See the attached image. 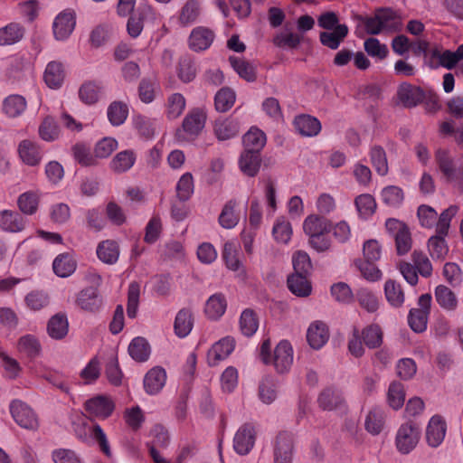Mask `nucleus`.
I'll list each match as a JSON object with an SVG mask.
<instances>
[{
  "label": "nucleus",
  "mask_w": 463,
  "mask_h": 463,
  "mask_svg": "<svg viewBox=\"0 0 463 463\" xmlns=\"http://www.w3.org/2000/svg\"><path fill=\"white\" fill-rule=\"evenodd\" d=\"M405 401V392L401 383L393 382L390 384L387 392V402L393 410L401 409Z\"/></svg>",
  "instance_id": "052dcab7"
},
{
  "label": "nucleus",
  "mask_w": 463,
  "mask_h": 463,
  "mask_svg": "<svg viewBox=\"0 0 463 463\" xmlns=\"http://www.w3.org/2000/svg\"><path fill=\"white\" fill-rule=\"evenodd\" d=\"M166 382V372L160 366L150 369L144 378V388L147 394H157L165 386Z\"/></svg>",
  "instance_id": "a211bd4d"
},
{
  "label": "nucleus",
  "mask_w": 463,
  "mask_h": 463,
  "mask_svg": "<svg viewBox=\"0 0 463 463\" xmlns=\"http://www.w3.org/2000/svg\"><path fill=\"white\" fill-rule=\"evenodd\" d=\"M207 110L203 107L192 109L183 120V129L190 136H198L205 126Z\"/></svg>",
  "instance_id": "2eb2a0df"
},
{
  "label": "nucleus",
  "mask_w": 463,
  "mask_h": 463,
  "mask_svg": "<svg viewBox=\"0 0 463 463\" xmlns=\"http://www.w3.org/2000/svg\"><path fill=\"white\" fill-rule=\"evenodd\" d=\"M214 38L213 33L203 26L194 28L189 37V46L195 52L203 51L210 47Z\"/></svg>",
  "instance_id": "5701e85b"
},
{
  "label": "nucleus",
  "mask_w": 463,
  "mask_h": 463,
  "mask_svg": "<svg viewBox=\"0 0 463 463\" xmlns=\"http://www.w3.org/2000/svg\"><path fill=\"white\" fill-rule=\"evenodd\" d=\"M356 299L359 305L369 313H374L379 308V298L367 288H360L356 292Z\"/></svg>",
  "instance_id": "bf43d9fd"
},
{
  "label": "nucleus",
  "mask_w": 463,
  "mask_h": 463,
  "mask_svg": "<svg viewBox=\"0 0 463 463\" xmlns=\"http://www.w3.org/2000/svg\"><path fill=\"white\" fill-rule=\"evenodd\" d=\"M132 125L139 135L146 138H152L156 132V120L141 114H137L132 117Z\"/></svg>",
  "instance_id": "a18cd8bd"
},
{
  "label": "nucleus",
  "mask_w": 463,
  "mask_h": 463,
  "mask_svg": "<svg viewBox=\"0 0 463 463\" xmlns=\"http://www.w3.org/2000/svg\"><path fill=\"white\" fill-rule=\"evenodd\" d=\"M128 354L137 362H146L150 355L149 344L144 337H135L128 345Z\"/></svg>",
  "instance_id": "c03bdc74"
},
{
  "label": "nucleus",
  "mask_w": 463,
  "mask_h": 463,
  "mask_svg": "<svg viewBox=\"0 0 463 463\" xmlns=\"http://www.w3.org/2000/svg\"><path fill=\"white\" fill-rule=\"evenodd\" d=\"M194 326L192 311L188 308L180 309L174 321V331L179 338L186 337Z\"/></svg>",
  "instance_id": "c756f323"
},
{
  "label": "nucleus",
  "mask_w": 463,
  "mask_h": 463,
  "mask_svg": "<svg viewBox=\"0 0 463 463\" xmlns=\"http://www.w3.org/2000/svg\"><path fill=\"white\" fill-rule=\"evenodd\" d=\"M330 230V222L325 217L310 214L303 222V231L309 238L315 235L327 233Z\"/></svg>",
  "instance_id": "a878e982"
},
{
  "label": "nucleus",
  "mask_w": 463,
  "mask_h": 463,
  "mask_svg": "<svg viewBox=\"0 0 463 463\" xmlns=\"http://www.w3.org/2000/svg\"><path fill=\"white\" fill-rule=\"evenodd\" d=\"M293 452L292 434L287 431L279 432L273 442V462L292 463Z\"/></svg>",
  "instance_id": "0eeeda50"
},
{
  "label": "nucleus",
  "mask_w": 463,
  "mask_h": 463,
  "mask_svg": "<svg viewBox=\"0 0 463 463\" xmlns=\"http://www.w3.org/2000/svg\"><path fill=\"white\" fill-rule=\"evenodd\" d=\"M364 26L370 34L396 32L402 28V20L392 10L383 9L377 11L373 16L366 18Z\"/></svg>",
  "instance_id": "20e7f679"
},
{
  "label": "nucleus",
  "mask_w": 463,
  "mask_h": 463,
  "mask_svg": "<svg viewBox=\"0 0 463 463\" xmlns=\"http://www.w3.org/2000/svg\"><path fill=\"white\" fill-rule=\"evenodd\" d=\"M435 164L439 179L463 193V161L439 148L435 153Z\"/></svg>",
  "instance_id": "f257e3e1"
},
{
  "label": "nucleus",
  "mask_w": 463,
  "mask_h": 463,
  "mask_svg": "<svg viewBox=\"0 0 463 463\" xmlns=\"http://www.w3.org/2000/svg\"><path fill=\"white\" fill-rule=\"evenodd\" d=\"M222 258L229 269L237 271L241 269V262L238 258V250L235 242L227 241L224 243Z\"/></svg>",
  "instance_id": "338daca9"
},
{
  "label": "nucleus",
  "mask_w": 463,
  "mask_h": 463,
  "mask_svg": "<svg viewBox=\"0 0 463 463\" xmlns=\"http://www.w3.org/2000/svg\"><path fill=\"white\" fill-rule=\"evenodd\" d=\"M293 347L287 340H281L271 354L269 339L262 341L260 347V358L265 364H273L279 373H288L293 364Z\"/></svg>",
  "instance_id": "f03ea898"
},
{
  "label": "nucleus",
  "mask_w": 463,
  "mask_h": 463,
  "mask_svg": "<svg viewBox=\"0 0 463 463\" xmlns=\"http://www.w3.org/2000/svg\"><path fill=\"white\" fill-rule=\"evenodd\" d=\"M235 339L225 336L213 345L207 353V363L210 366H215L225 360L234 351Z\"/></svg>",
  "instance_id": "f8f14e48"
},
{
  "label": "nucleus",
  "mask_w": 463,
  "mask_h": 463,
  "mask_svg": "<svg viewBox=\"0 0 463 463\" xmlns=\"http://www.w3.org/2000/svg\"><path fill=\"white\" fill-rule=\"evenodd\" d=\"M421 429L414 421L408 420L402 423L396 431L395 446L402 454H409L412 451L420 438Z\"/></svg>",
  "instance_id": "39448f33"
},
{
  "label": "nucleus",
  "mask_w": 463,
  "mask_h": 463,
  "mask_svg": "<svg viewBox=\"0 0 463 463\" xmlns=\"http://www.w3.org/2000/svg\"><path fill=\"white\" fill-rule=\"evenodd\" d=\"M76 24L75 14L72 11L61 12L52 24L53 34L56 40L64 41L73 32Z\"/></svg>",
  "instance_id": "4468645a"
},
{
  "label": "nucleus",
  "mask_w": 463,
  "mask_h": 463,
  "mask_svg": "<svg viewBox=\"0 0 463 463\" xmlns=\"http://www.w3.org/2000/svg\"><path fill=\"white\" fill-rule=\"evenodd\" d=\"M118 146V140L114 137H106L99 140L94 146L96 159L108 158Z\"/></svg>",
  "instance_id": "0e129e2a"
},
{
  "label": "nucleus",
  "mask_w": 463,
  "mask_h": 463,
  "mask_svg": "<svg viewBox=\"0 0 463 463\" xmlns=\"http://www.w3.org/2000/svg\"><path fill=\"white\" fill-rule=\"evenodd\" d=\"M216 137L224 141L236 137L240 131V124L234 118H220L217 119L213 126Z\"/></svg>",
  "instance_id": "393cba45"
},
{
  "label": "nucleus",
  "mask_w": 463,
  "mask_h": 463,
  "mask_svg": "<svg viewBox=\"0 0 463 463\" xmlns=\"http://www.w3.org/2000/svg\"><path fill=\"white\" fill-rule=\"evenodd\" d=\"M236 99L235 92L230 88H222L214 98L215 109L220 112L229 110Z\"/></svg>",
  "instance_id": "680f3d73"
},
{
  "label": "nucleus",
  "mask_w": 463,
  "mask_h": 463,
  "mask_svg": "<svg viewBox=\"0 0 463 463\" xmlns=\"http://www.w3.org/2000/svg\"><path fill=\"white\" fill-rule=\"evenodd\" d=\"M9 408L13 419L20 427L27 430H35L38 427L35 413L25 402L14 400Z\"/></svg>",
  "instance_id": "6e6552de"
},
{
  "label": "nucleus",
  "mask_w": 463,
  "mask_h": 463,
  "mask_svg": "<svg viewBox=\"0 0 463 463\" xmlns=\"http://www.w3.org/2000/svg\"><path fill=\"white\" fill-rule=\"evenodd\" d=\"M240 329L245 336H252L259 328L256 314L251 309H245L240 317Z\"/></svg>",
  "instance_id": "5fc2aeb1"
},
{
  "label": "nucleus",
  "mask_w": 463,
  "mask_h": 463,
  "mask_svg": "<svg viewBox=\"0 0 463 463\" xmlns=\"http://www.w3.org/2000/svg\"><path fill=\"white\" fill-rule=\"evenodd\" d=\"M438 58L444 68L448 70L453 69L463 60V43L460 44L455 52L446 50L442 52H438Z\"/></svg>",
  "instance_id": "774afa93"
},
{
  "label": "nucleus",
  "mask_w": 463,
  "mask_h": 463,
  "mask_svg": "<svg viewBox=\"0 0 463 463\" xmlns=\"http://www.w3.org/2000/svg\"><path fill=\"white\" fill-rule=\"evenodd\" d=\"M43 79L49 88L60 89L65 79L63 64L57 61H50L45 68Z\"/></svg>",
  "instance_id": "4be33fe9"
},
{
  "label": "nucleus",
  "mask_w": 463,
  "mask_h": 463,
  "mask_svg": "<svg viewBox=\"0 0 463 463\" xmlns=\"http://www.w3.org/2000/svg\"><path fill=\"white\" fill-rule=\"evenodd\" d=\"M385 412L380 407H374L369 411L365 417L364 428L372 435H378L383 429Z\"/></svg>",
  "instance_id": "e433bc0d"
},
{
  "label": "nucleus",
  "mask_w": 463,
  "mask_h": 463,
  "mask_svg": "<svg viewBox=\"0 0 463 463\" xmlns=\"http://www.w3.org/2000/svg\"><path fill=\"white\" fill-rule=\"evenodd\" d=\"M306 336L308 345L314 350H319L329 340V328L325 322L315 320L308 326Z\"/></svg>",
  "instance_id": "ddd939ff"
},
{
  "label": "nucleus",
  "mask_w": 463,
  "mask_h": 463,
  "mask_svg": "<svg viewBox=\"0 0 463 463\" xmlns=\"http://www.w3.org/2000/svg\"><path fill=\"white\" fill-rule=\"evenodd\" d=\"M0 227L7 232H19L24 229L25 220L16 212L5 210L0 213Z\"/></svg>",
  "instance_id": "2f4dec72"
},
{
  "label": "nucleus",
  "mask_w": 463,
  "mask_h": 463,
  "mask_svg": "<svg viewBox=\"0 0 463 463\" xmlns=\"http://www.w3.org/2000/svg\"><path fill=\"white\" fill-rule=\"evenodd\" d=\"M318 404L323 410L332 411L344 405L342 396L332 389L323 391L318 397Z\"/></svg>",
  "instance_id": "4d7b16f0"
},
{
  "label": "nucleus",
  "mask_w": 463,
  "mask_h": 463,
  "mask_svg": "<svg viewBox=\"0 0 463 463\" xmlns=\"http://www.w3.org/2000/svg\"><path fill=\"white\" fill-rule=\"evenodd\" d=\"M52 463H85L81 455L69 448H57L52 450Z\"/></svg>",
  "instance_id": "3c124183"
},
{
  "label": "nucleus",
  "mask_w": 463,
  "mask_h": 463,
  "mask_svg": "<svg viewBox=\"0 0 463 463\" xmlns=\"http://www.w3.org/2000/svg\"><path fill=\"white\" fill-rule=\"evenodd\" d=\"M77 269V260L72 252H64L56 256L52 262V269L60 278L71 276Z\"/></svg>",
  "instance_id": "412c9836"
},
{
  "label": "nucleus",
  "mask_w": 463,
  "mask_h": 463,
  "mask_svg": "<svg viewBox=\"0 0 463 463\" xmlns=\"http://www.w3.org/2000/svg\"><path fill=\"white\" fill-rule=\"evenodd\" d=\"M288 287L294 295L302 298L309 296L312 290L306 275L298 273H294L288 277Z\"/></svg>",
  "instance_id": "8fccbe9b"
},
{
  "label": "nucleus",
  "mask_w": 463,
  "mask_h": 463,
  "mask_svg": "<svg viewBox=\"0 0 463 463\" xmlns=\"http://www.w3.org/2000/svg\"><path fill=\"white\" fill-rule=\"evenodd\" d=\"M23 26L11 23L0 28V46L12 45L18 43L24 36Z\"/></svg>",
  "instance_id": "37998d69"
},
{
  "label": "nucleus",
  "mask_w": 463,
  "mask_h": 463,
  "mask_svg": "<svg viewBox=\"0 0 463 463\" xmlns=\"http://www.w3.org/2000/svg\"><path fill=\"white\" fill-rule=\"evenodd\" d=\"M244 150H251L260 153L266 144V136L257 128H251L242 138Z\"/></svg>",
  "instance_id": "09e8293b"
},
{
  "label": "nucleus",
  "mask_w": 463,
  "mask_h": 463,
  "mask_svg": "<svg viewBox=\"0 0 463 463\" xmlns=\"http://www.w3.org/2000/svg\"><path fill=\"white\" fill-rule=\"evenodd\" d=\"M71 425L78 439L86 444L98 443L102 452L108 458H111L112 452L107 436L99 424H88L84 415L76 412L71 416Z\"/></svg>",
  "instance_id": "7ed1b4c3"
},
{
  "label": "nucleus",
  "mask_w": 463,
  "mask_h": 463,
  "mask_svg": "<svg viewBox=\"0 0 463 463\" xmlns=\"http://www.w3.org/2000/svg\"><path fill=\"white\" fill-rule=\"evenodd\" d=\"M364 345L370 349H375L382 345L383 333L378 324H371L360 331Z\"/></svg>",
  "instance_id": "de8ad7c7"
},
{
  "label": "nucleus",
  "mask_w": 463,
  "mask_h": 463,
  "mask_svg": "<svg viewBox=\"0 0 463 463\" xmlns=\"http://www.w3.org/2000/svg\"><path fill=\"white\" fill-rule=\"evenodd\" d=\"M447 235L438 234L429 239L428 249L433 260H442L449 252V247L445 241Z\"/></svg>",
  "instance_id": "864d4df0"
},
{
  "label": "nucleus",
  "mask_w": 463,
  "mask_h": 463,
  "mask_svg": "<svg viewBox=\"0 0 463 463\" xmlns=\"http://www.w3.org/2000/svg\"><path fill=\"white\" fill-rule=\"evenodd\" d=\"M84 408L90 417L106 419L114 410V404L110 399L103 395H98L85 402Z\"/></svg>",
  "instance_id": "dca6fc26"
},
{
  "label": "nucleus",
  "mask_w": 463,
  "mask_h": 463,
  "mask_svg": "<svg viewBox=\"0 0 463 463\" xmlns=\"http://www.w3.org/2000/svg\"><path fill=\"white\" fill-rule=\"evenodd\" d=\"M73 158L77 163L82 166H92L97 165V159L94 153L90 152V149L82 143H78L72 147Z\"/></svg>",
  "instance_id": "13d9d810"
},
{
  "label": "nucleus",
  "mask_w": 463,
  "mask_h": 463,
  "mask_svg": "<svg viewBox=\"0 0 463 463\" xmlns=\"http://www.w3.org/2000/svg\"><path fill=\"white\" fill-rule=\"evenodd\" d=\"M429 314L423 310L411 308L408 315L410 327L415 333H422L427 329Z\"/></svg>",
  "instance_id": "69168bd1"
},
{
  "label": "nucleus",
  "mask_w": 463,
  "mask_h": 463,
  "mask_svg": "<svg viewBox=\"0 0 463 463\" xmlns=\"http://www.w3.org/2000/svg\"><path fill=\"white\" fill-rule=\"evenodd\" d=\"M26 107V99L18 94L9 95L3 101V111L9 118H16L22 115Z\"/></svg>",
  "instance_id": "a19ab883"
},
{
  "label": "nucleus",
  "mask_w": 463,
  "mask_h": 463,
  "mask_svg": "<svg viewBox=\"0 0 463 463\" xmlns=\"http://www.w3.org/2000/svg\"><path fill=\"white\" fill-rule=\"evenodd\" d=\"M194 191L193 175L190 173H184L176 184V196L181 202H185L190 199Z\"/></svg>",
  "instance_id": "e2e57ef3"
},
{
  "label": "nucleus",
  "mask_w": 463,
  "mask_h": 463,
  "mask_svg": "<svg viewBox=\"0 0 463 463\" xmlns=\"http://www.w3.org/2000/svg\"><path fill=\"white\" fill-rule=\"evenodd\" d=\"M40 194L36 191H27L18 197L19 209L25 214H33L38 208Z\"/></svg>",
  "instance_id": "6e6d98bb"
},
{
  "label": "nucleus",
  "mask_w": 463,
  "mask_h": 463,
  "mask_svg": "<svg viewBox=\"0 0 463 463\" xmlns=\"http://www.w3.org/2000/svg\"><path fill=\"white\" fill-rule=\"evenodd\" d=\"M186 107V99L181 93L175 92L167 96L165 104V115L170 119L178 118Z\"/></svg>",
  "instance_id": "c85d7f7f"
},
{
  "label": "nucleus",
  "mask_w": 463,
  "mask_h": 463,
  "mask_svg": "<svg viewBox=\"0 0 463 463\" xmlns=\"http://www.w3.org/2000/svg\"><path fill=\"white\" fill-rule=\"evenodd\" d=\"M17 152L23 164L28 166H37L43 158V150L40 145L33 140L24 139L17 146Z\"/></svg>",
  "instance_id": "9b49d317"
},
{
  "label": "nucleus",
  "mask_w": 463,
  "mask_h": 463,
  "mask_svg": "<svg viewBox=\"0 0 463 463\" xmlns=\"http://www.w3.org/2000/svg\"><path fill=\"white\" fill-rule=\"evenodd\" d=\"M434 296L439 306L446 311H455L458 307V298L455 293L444 285L435 288Z\"/></svg>",
  "instance_id": "473e14b6"
},
{
  "label": "nucleus",
  "mask_w": 463,
  "mask_h": 463,
  "mask_svg": "<svg viewBox=\"0 0 463 463\" xmlns=\"http://www.w3.org/2000/svg\"><path fill=\"white\" fill-rule=\"evenodd\" d=\"M96 252L99 260L110 265L116 263L119 257L118 245L111 240L103 241L99 243Z\"/></svg>",
  "instance_id": "f704fd0d"
},
{
  "label": "nucleus",
  "mask_w": 463,
  "mask_h": 463,
  "mask_svg": "<svg viewBox=\"0 0 463 463\" xmlns=\"http://www.w3.org/2000/svg\"><path fill=\"white\" fill-rule=\"evenodd\" d=\"M137 160L136 153L131 149L118 152L109 163V167L116 173H125L132 168Z\"/></svg>",
  "instance_id": "7c9ffc66"
},
{
  "label": "nucleus",
  "mask_w": 463,
  "mask_h": 463,
  "mask_svg": "<svg viewBox=\"0 0 463 463\" xmlns=\"http://www.w3.org/2000/svg\"><path fill=\"white\" fill-rule=\"evenodd\" d=\"M75 304L80 310L94 314L101 309L103 300L97 288L87 287L77 293Z\"/></svg>",
  "instance_id": "1a4fd4ad"
},
{
  "label": "nucleus",
  "mask_w": 463,
  "mask_h": 463,
  "mask_svg": "<svg viewBox=\"0 0 463 463\" xmlns=\"http://www.w3.org/2000/svg\"><path fill=\"white\" fill-rule=\"evenodd\" d=\"M446 422L439 415L430 418L426 429V439L429 446L439 447L446 435Z\"/></svg>",
  "instance_id": "f3484780"
},
{
  "label": "nucleus",
  "mask_w": 463,
  "mask_h": 463,
  "mask_svg": "<svg viewBox=\"0 0 463 463\" xmlns=\"http://www.w3.org/2000/svg\"><path fill=\"white\" fill-rule=\"evenodd\" d=\"M128 116V106L123 101L115 100L111 102L107 109L108 119L114 127H118L124 124Z\"/></svg>",
  "instance_id": "58836bf2"
},
{
  "label": "nucleus",
  "mask_w": 463,
  "mask_h": 463,
  "mask_svg": "<svg viewBox=\"0 0 463 463\" xmlns=\"http://www.w3.org/2000/svg\"><path fill=\"white\" fill-rule=\"evenodd\" d=\"M292 234L293 230L290 222L284 216L278 217L272 227V236L276 242L288 244Z\"/></svg>",
  "instance_id": "c9c22d12"
},
{
  "label": "nucleus",
  "mask_w": 463,
  "mask_h": 463,
  "mask_svg": "<svg viewBox=\"0 0 463 463\" xmlns=\"http://www.w3.org/2000/svg\"><path fill=\"white\" fill-rule=\"evenodd\" d=\"M69 332V322L66 315L58 313L52 316L47 324L48 335L55 340L63 339Z\"/></svg>",
  "instance_id": "cd10ccee"
},
{
  "label": "nucleus",
  "mask_w": 463,
  "mask_h": 463,
  "mask_svg": "<svg viewBox=\"0 0 463 463\" xmlns=\"http://www.w3.org/2000/svg\"><path fill=\"white\" fill-rule=\"evenodd\" d=\"M227 308V301L222 294L211 296L205 304V314L212 320H217L223 316Z\"/></svg>",
  "instance_id": "72a5a7b5"
},
{
  "label": "nucleus",
  "mask_w": 463,
  "mask_h": 463,
  "mask_svg": "<svg viewBox=\"0 0 463 463\" xmlns=\"http://www.w3.org/2000/svg\"><path fill=\"white\" fill-rule=\"evenodd\" d=\"M238 206L239 203L235 199H231L224 203L218 217L221 227L232 230L238 225L241 220L240 213L237 211Z\"/></svg>",
  "instance_id": "aec40b11"
},
{
  "label": "nucleus",
  "mask_w": 463,
  "mask_h": 463,
  "mask_svg": "<svg viewBox=\"0 0 463 463\" xmlns=\"http://www.w3.org/2000/svg\"><path fill=\"white\" fill-rule=\"evenodd\" d=\"M398 96L405 107H414L423 99L421 90L410 84H402L398 90Z\"/></svg>",
  "instance_id": "49530a36"
},
{
  "label": "nucleus",
  "mask_w": 463,
  "mask_h": 463,
  "mask_svg": "<svg viewBox=\"0 0 463 463\" xmlns=\"http://www.w3.org/2000/svg\"><path fill=\"white\" fill-rule=\"evenodd\" d=\"M17 350L29 357H35L41 352V344L35 335H25L19 338Z\"/></svg>",
  "instance_id": "603ef678"
},
{
  "label": "nucleus",
  "mask_w": 463,
  "mask_h": 463,
  "mask_svg": "<svg viewBox=\"0 0 463 463\" xmlns=\"http://www.w3.org/2000/svg\"><path fill=\"white\" fill-rule=\"evenodd\" d=\"M260 153L251 150H244L239 159V166L241 171L250 176H255L260 167Z\"/></svg>",
  "instance_id": "bb28decb"
},
{
  "label": "nucleus",
  "mask_w": 463,
  "mask_h": 463,
  "mask_svg": "<svg viewBox=\"0 0 463 463\" xmlns=\"http://www.w3.org/2000/svg\"><path fill=\"white\" fill-rule=\"evenodd\" d=\"M295 129L304 137H315L321 131L319 120L310 115H298L294 119Z\"/></svg>",
  "instance_id": "b1692460"
},
{
  "label": "nucleus",
  "mask_w": 463,
  "mask_h": 463,
  "mask_svg": "<svg viewBox=\"0 0 463 463\" xmlns=\"http://www.w3.org/2000/svg\"><path fill=\"white\" fill-rule=\"evenodd\" d=\"M383 289L386 300L392 307L397 308L403 305L405 296L400 283L388 279L384 284Z\"/></svg>",
  "instance_id": "ea45409f"
},
{
  "label": "nucleus",
  "mask_w": 463,
  "mask_h": 463,
  "mask_svg": "<svg viewBox=\"0 0 463 463\" xmlns=\"http://www.w3.org/2000/svg\"><path fill=\"white\" fill-rule=\"evenodd\" d=\"M104 87L101 82L87 80L83 82L78 91L80 100L85 105L96 104L103 94Z\"/></svg>",
  "instance_id": "6ab92c4d"
},
{
  "label": "nucleus",
  "mask_w": 463,
  "mask_h": 463,
  "mask_svg": "<svg viewBox=\"0 0 463 463\" xmlns=\"http://www.w3.org/2000/svg\"><path fill=\"white\" fill-rule=\"evenodd\" d=\"M201 13L199 0H188L180 10L179 23L183 26H189L196 22Z\"/></svg>",
  "instance_id": "79ce46f5"
},
{
  "label": "nucleus",
  "mask_w": 463,
  "mask_h": 463,
  "mask_svg": "<svg viewBox=\"0 0 463 463\" xmlns=\"http://www.w3.org/2000/svg\"><path fill=\"white\" fill-rule=\"evenodd\" d=\"M257 431L252 423H243L236 430L233 437V449L241 455H248L254 448L256 442Z\"/></svg>",
  "instance_id": "423d86ee"
},
{
  "label": "nucleus",
  "mask_w": 463,
  "mask_h": 463,
  "mask_svg": "<svg viewBox=\"0 0 463 463\" xmlns=\"http://www.w3.org/2000/svg\"><path fill=\"white\" fill-rule=\"evenodd\" d=\"M348 33V28L345 24H338L333 32H322L320 33V42L323 45L336 50Z\"/></svg>",
  "instance_id": "4c0bfd02"
},
{
  "label": "nucleus",
  "mask_w": 463,
  "mask_h": 463,
  "mask_svg": "<svg viewBox=\"0 0 463 463\" xmlns=\"http://www.w3.org/2000/svg\"><path fill=\"white\" fill-rule=\"evenodd\" d=\"M151 440L147 444L149 453L155 463H169L157 450V448H166L170 441L168 431L161 425H156L150 431Z\"/></svg>",
  "instance_id": "9d476101"
}]
</instances>
